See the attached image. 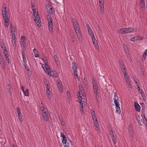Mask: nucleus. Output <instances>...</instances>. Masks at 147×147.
<instances>
[{
    "instance_id": "nucleus-1",
    "label": "nucleus",
    "mask_w": 147,
    "mask_h": 147,
    "mask_svg": "<svg viewBox=\"0 0 147 147\" xmlns=\"http://www.w3.org/2000/svg\"><path fill=\"white\" fill-rule=\"evenodd\" d=\"M33 12V15L34 17V21L36 22V24L38 27H40L41 26V24H40L41 22L40 17L38 15V13L36 12L35 9H32Z\"/></svg>"
},
{
    "instance_id": "nucleus-2",
    "label": "nucleus",
    "mask_w": 147,
    "mask_h": 147,
    "mask_svg": "<svg viewBox=\"0 0 147 147\" xmlns=\"http://www.w3.org/2000/svg\"><path fill=\"white\" fill-rule=\"evenodd\" d=\"M2 13L3 15V19L4 20L5 22L6 23H8V22H9V19L8 18V13L7 10H6V7H4V10L2 11Z\"/></svg>"
},
{
    "instance_id": "nucleus-3",
    "label": "nucleus",
    "mask_w": 147,
    "mask_h": 147,
    "mask_svg": "<svg viewBox=\"0 0 147 147\" xmlns=\"http://www.w3.org/2000/svg\"><path fill=\"white\" fill-rule=\"evenodd\" d=\"M92 118L94 122V123L95 125L96 126L95 129H96L98 131V132L100 131V129L99 127V125L97 119L96 115H92Z\"/></svg>"
},
{
    "instance_id": "nucleus-4",
    "label": "nucleus",
    "mask_w": 147,
    "mask_h": 147,
    "mask_svg": "<svg viewBox=\"0 0 147 147\" xmlns=\"http://www.w3.org/2000/svg\"><path fill=\"white\" fill-rule=\"evenodd\" d=\"M132 126L131 125H129L128 132L131 139L133 140L134 139V136L133 135V131L132 129Z\"/></svg>"
},
{
    "instance_id": "nucleus-5",
    "label": "nucleus",
    "mask_w": 147,
    "mask_h": 147,
    "mask_svg": "<svg viewBox=\"0 0 147 147\" xmlns=\"http://www.w3.org/2000/svg\"><path fill=\"white\" fill-rule=\"evenodd\" d=\"M78 67V64L76 63L75 62H74L72 63V69L74 71V73L75 75L78 76L77 74L76 69Z\"/></svg>"
},
{
    "instance_id": "nucleus-6",
    "label": "nucleus",
    "mask_w": 147,
    "mask_h": 147,
    "mask_svg": "<svg viewBox=\"0 0 147 147\" xmlns=\"http://www.w3.org/2000/svg\"><path fill=\"white\" fill-rule=\"evenodd\" d=\"M109 133L111 135L114 144L116 143L117 142V138L116 136H115L113 133V132L112 130L110 131Z\"/></svg>"
},
{
    "instance_id": "nucleus-7",
    "label": "nucleus",
    "mask_w": 147,
    "mask_h": 147,
    "mask_svg": "<svg viewBox=\"0 0 147 147\" xmlns=\"http://www.w3.org/2000/svg\"><path fill=\"white\" fill-rule=\"evenodd\" d=\"M48 28L50 32L52 33L53 32V22H48Z\"/></svg>"
},
{
    "instance_id": "nucleus-8",
    "label": "nucleus",
    "mask_w": 147,
    "mask_h": 147,
    "mask_svg": "<svg viewBox=\"0 0 147 147\" xmlns=\"http://www.w3.org/2000/svg\"><path fill=\"white\" fill-rule=\"evenodd\" d=\"M123 30H124L125 34L133 32L134 31V29L132 28H124Z\"/></svg>"
},
{
    "instance_id": "nucleus-9",
    "label": "nucleus",
    "mask_w": 147,
    "mask_h": 147,
    "mask_svg": "<svg viewBox=\"0 0 147 147\" xmlns=\"http://www.w3.org/2000/svg\"><path fill=\"white\" fill-rule=\"evenodd\" d=\"M72 142L69 140H67V142H65V143L63 144H65L64 146V147H72Z\"/></svg>"
},
{
    "instance_id": "nucleus-10",
    "label": "nucleus",
    "mask_w": 147,
    "mask_h": 147,
    "mask_svg": "<svg viewBox=\"0 0 147 147\" xmlns=\"http://www.w3.org/2000/svg\"><path fill=\"white\" fill-rule=\"evenodd\" d=\"M61 136L63 139L62 141V143L63 144L65 143V142H67V139L63 133L61 132Z\"/></svg>"
},
{
    "instance_id": "nucleus-11",
    "label": "nucleus",
    "mask_w": 147,
    "mask_h": 147,
    "mask_svg": "<svg viewBox=\"0 0 147 147\" xmlns=\"http://www.w3.org/2000/svg\"><path fill=\"white\" fill-rule=\"evenodd\" d=\"M76 33L79 40L82 41V37L80 31L78 32H77Z\"/></svg>"
},
{
    "instance_id": "nucleus-12",
    "label": "nucleus",
    "mask_w": 147,
    "mask_h": 147,
    "mask_svg": "<svg viewBox=\"0 0 147 147\" xmlns=\"http://www.w3.org/2000/svg\"><path fill=\"white\" fill-rule=\"evenodd\" d=\"M49 12L50 14H54L55 13V10L51 5H50L49 6Z\"/></svg>"
},
{
    "instance_id": "nucleus-13",
    "label": "nucleus",
    "mask_w": 147,
    "mask_h": 147,
    "mask_svg": "<svg viewBox=\"0 0 147 147\" xmlns=\"http://www.w3.org/2000/svg\"><path fill=\"white\" fill-rule=\"evenodd\" d=\"M134 103L136 111L138 112H140V105L137 102H134Z\"/></svg>"
},
{
    "instance_id": "nucleus-14",
    "label": "nucleus",
    "mask_w": 147,
    "mask_h": 147,
    "mask_svg": "<svg viewBox=\"0 0 147 147\" xmlns=\"http://www.w3.org/2000/svg\"><path fill=\"white\" fill-rule=\"evenodd\" d=\"M92 40L93 42L94 45L95 47L96 48H98V43H97V41L95 39V37H93L92 38Z\"/></svg>"
},
{
    "instance_id": "nucleus-15",
    "label": "nucleus",
    "mask_w": 147,
    "mask_h": 147,
    "mask_svg": "<svg viewBox=\"0 0 147 147\" xmlns=\"http://www.w3.org/2000/svg\"><path fill=\"white\" fill-rule=\"evenodd\" d=\"M79 92H78V93H79L80 95V94H81V95H82L83 94H84V93H83V92H84V90L83 88L82 87V85L81 84H80L79 85Z\"/></svg>"
},
{
    "instance_id": "nucleus-16",
    "label": "nucleus",
    "mask_w": 147,
    "mask_h": 147,
    "mask_svg": "<svg viewBox=\"0 0 147 147\" xmlns=\"http://www.w3.org/2000/svg\"><path fill=\"white\" fill-rule=\"evenodd\" d=\"M57 84L59 91L61 92L62 93L63 92V88L61 83L59 82L57 83Z\"/></svg>"
},
{
    "instance_id": "nucleus-17",
    "label": "nucleus",
    "mask_w": 147,
    "mask_h": 147,
    "mask_svg": "<svg viewBox=\"0 0 147 147\" xmlns=\"http://www.w3.org/2000/svg\"><path fill=\"white\" fill-rule=\"evenodd\" d=\"M82 95V96H80V97L81 98V100H84L83 102H84V104H86V103H87V102L86 101H87L86 97L85 95L84 94Z\"/></svg>"
},
{
    "instance_id": "nucleus-18",
    "label": "nucleus",
    "mask_w": 147,
    "mask_h": 147,
    "mask_svg": "<svg viewBox=\"0 0 147 147\" xmlns=\"http://www.w3.org/2000/svg\"><path fill=\"white\" fill-rule=\"evenodd\" d=\"M88 32L89 34V35L91 36V38H92L93 37H94V33L92 31V29L91 28L89 29L88 30Z\"/></svg>"
},
{
    "instance_id": "nucleus-19",
    "label": "nucleus",
    "mask_w": 147,
    "mask_h": 147,
    "mask_svg": "<svg viewBox=\"0 0 147 147\" xmlns=\"http://www.w3.org/2000/svg\"><path fill=\"white\" fill-rule=\"evenodd\" d=\"M22 57L23 61L24 63V64H26V58L25 56V53L24 51H22Z\"/></svg>"
},
{
    "instance_id": "nucleus-20",
    "label": "nucleus",
    "mask_w": 147,
    "mask_h": 147,
    "mask_svg": "<svg viewBox=\"0 0 147 147\" xmlns=\"http://www.w3.org/2000/svg\"><path fill=\"white\" fill-rule=\"evenodd\" d=\"M42 116L43 117L44 120L46 121H47L48 120L47 114L46 112H44V113H42Z\"/></svg>"
},
{
    "instance_id": "nucleus-21",
    "label": "nucleus",
    "mask_w": 147,
    "mask_h": 147,
    "mask_svg": "<svg viewBox=\"0 0 147 147\" xmlns=\"http://www.w3.org/2000/svg\"><path fill=\"white\" fill-rule=\"evenodd\" d=\"M74 29L75 32L80 31V28L78 24L74 26Z\"/></svg>"
},
{
    "instance_id": "nucleus-22",
    "label": "nucleus",
    "mask_w": 147,
    "mask_h": 147,
    "mask_svg": "<svg viewBox=\"0 0 147 147\" xmlns=\"http://www.w3.org/2000/svg\"><path fill=\"white\" fill-rule=\"evenodd\" d=\"M10 26L11 28V33H13L15 32V29L14 26L13 25L12 23H10Z\"/></svg>"
},
{
    "instance_id": "nucleus-23",
    "label": "nucleus",
    "mask_w": 147,
    "mask_h": 147,
    "mask_svg": "<svg viewBox=\"0 0 147 147\" xmlns=\"http://www.w3.org/2000/svg\"><path fill=\"white\" fill-rule=\"evenodd\" d=\"M45 67L46 69V72L49 75H50V73H51V72L50 71L51 69L49 67V65H48L47 66H45Z\"/></svg>"
},
{
    "instance_id": "nucleus-24",
    "label": "nucleus",
    "mask_w": 147,
    "mask_h": 147,
    "mask_svg": "<svg viewBox=\"0 0 147 147\" xmlns=\"http://www.w3.org/2000/svg\"><path fill=\"white\" fill-rule=\"evenodd\" d=\"M115 106L116 107V112L118 113L119 114L120 113V112H121V111L120 107L119 106V104L116 105Z\"/></svg>"
},
{
    "instance_id": "nucleus-25",
    "label": "nucleus",
    "mask_w": 147,
    "mask_h": 147,
    "mask_svg": "<svg viewBox=\"0 0 147 147\" xmlns=\"http://www.w3.org/2000/svg\"><path fill=\"white\" fill-rule=\"evenodd\" d=\"M95 94H96V98L98 103H99L100 102V97L99 96V94L98 92Z\"/></svg>"
},
{
    "instance_id": "nucleus-26",
    "label": "nucleus",
    "mask_w": 147,
    "mask_h": 147,
    "mask_svg": "<svg viewBox=\"0 0 147 147\" xmlns=\"http://www.w3.org/2000/svg\"><path fill=\"white\" fill-rule=\"evenodd\" d=\"M49 75L53 77L56 78H57L58 76V74L56 73H55V74H54V72L52 73H50V75Z\"/></svg>"
},
{
    "instance_id": "nucleus-27",
    "label": "nucleus",
    "mask_w": 147,
    "mask_h": 147,
    "mask_svg": "<svg viewBox=\"0 0 147 147\" xmlns=\"http://www.w3.org/2000/svg\"><path fill=\"white\" fill-rule=\"evenodd\" d=\"M3 53L4 54L5 57L9 56L7 51L6 49V48H5L4 49Z\"/></svg>"
},
{
    "instance_id": "nucleus-28",
    "label": "nucleus",
    "mask_w": 147,
    "mask_h": 147,
    "mask_svg": "<svg viewBox=\"0 0 147 147\" xmlns=\"http://www.w3.org/2000/svg\"><path fill=\"white\" fill-rule=\"evenodd\" d=\"M47 20L48 22H52V17L49 15H48L47 16Z\"/></svg>"
},
{
    "instance_id": "nucleus-29",
    "label": "nucleus",
    "mask_w": 147,
    "mask_h": 147,
    "mask_svg": "<svg viewBox=\"0 0 147 147\" xmlns=\"http://www.w3.org/2000/svg\"><path fill=\"white\" fill-rule=\"evenodd\" d=\"M4 63V60L1 54L0 53V63Z\"/></svg>"
},
{
    "instance_id": "nucleus-30",
    "label": "nucleus",
    "mask_w": 147,
    "mask_h": 147,
    "mask_svg": "<svg viewBox=\"0 0 147 147\" xmlns=\"http://www.w3.org/2000/svg\"><path fill=\"white\" fill-rule=\"evenodd\" d=\"M70 36H71V41L73 42H74L75 41L74 34H73L71 35L70 34Z\"/></svg>"
},
{
    "instance_id": "nucleus-31",
    "label": "nucleus",
    "mask_w": 147,
    "mask_h": 147,
    "mask_svg": "<svg viewBox=\"0 0 147 147\" xmlns=\"http://www.w3.org/2000/svg\"><path fill=\"white\" fill-rule=\"evenodd\" d=\"M99 6L100 9H104V1L102 2H99Z\"/></svg>"
},
{
    "instance_id": "nucleus-32",
    "label": "nucleus",
    "mask_w": 147,
    "mask_h": 147,
    "mask_svg": "<svg viewBox=\"0 0 147 147\" xmlns=\"http://www.w3.org/2000/svg\"><path fill=\"white\" fill-rule=\"evenodd\" d=\"M126 82H127V83L128 84L129 87L130 88H132V86L131 84H130V80H128V79L127 80V81H126Z\"/></svg>"
},
{
    "instance_id": "nucleus-33",
    "label": "nucleus",
    "mask_w": 147,
    "mask_h": 147,
    "mask_svg": "<svg viewBox=\"0 0 147 147\" xmlns=\"http://www.w3.org/2000/svg\"><path fill=\"white\" fill-rule=\"evenodd\" d=\"M23 93L24 94V95L25 96H29V93H28V89H26L25 91H24L23 92Z\"/></svg>"
},
{
    "instance_id": "nucleus-34",
    "label": "nucleus",
    "mask_w": 147,
    "mask_h": 147,
    "mask_svg": "<svg viewBox=\"0 0 147 147\" xmlns=\"http://www.w3.org/2000/svg\"><path fill=\"white\" fill-rule=\"evenodd\" d=\"M124 28H123L121 29H119L118 30V32L119 34H125L124 30H123Z\"/></svg>"
},
{
    "instance_id": "nucleus-35",
    "label": "nucleus",
    "mask_w": 147,
    "mask_h": 147,
    "mask_svg": "<svg viewBox=\"0 0 147 147\" xmlns=\"http://www.w3.org/2000/svg\"><path fill=\"white\" fill-rule=\"evenodd\" d=\"M147 53V49H146L144 52V53L142 55V57L144 59V60L145 59L146 57V56Z\"/></svg>"
},
{
    "instance_id": "nucleus-36",
    "label": "nucleus",
    "mask_w": 147,
    "mask_h": 147,
    "mask_svg": "<svg viewBox=\"0 0 147 147\" xmlns=\"http://www.w3.org/2000/svg\"><path fill=\"white\" fill-rule=\"evenodd\" d=\"M8 90L9 92H11L12 90V88L11 86V85L9 84H8Z\"/></svg>"
},
{
    "instance_id": "nucleus-37",
    "label": "nucleus",
    "mask_w": 147,
    "mask_h": 147,
    "mask_svg": "<svg viewBox=\"0 0 147 147\" xmlns=\"http://www.w3.org/2000/svg\"><path fill=\"white\" fill-rule=\"evenodd\" d=\"M140 2V6L141 7H142L144 5H145V3H144V0H139Z\"/></svg>"
},
{
    "instance_id": "nucleus-38",
    "label": "nucleus",
    "mask_w": 147,
    "mask_h": 147,
    "mask_svg": "<svg viewBox=\"0 0 147 147\" xmlns=\"http://www.w3.org/2000/svg\"><path fill=\"white\" fill-rule=\"evenodd\" d=\"M72 22L74 26L78 24L76 20L74 18L72 19Z\"/></svg>"
},
{
    "instance_id": "nucleus-39",
    "label": "nucleus",
    "mask_w": 147,
    "mask_h": 147,
    "mask_svg": "<svg viewBox=\"0 0 147 147\" xmlns=\"http://www.w3.org/2000/svg\"><path fill=\"white\" fill-rule=\"evenodd\" d=\"M12 42L13 45L14 47H16V40H12Z\"/></svg>"
},
{
    "instance_id": "nucleus-40",
    "label": "nucleus",
    "mask_w": 147,
    "mask_h": 147,
    "mask_svg": "<svg viewBox=\"0 0 147 147\" xmlns=\"http://www.w3.org/2000/svg\"><path fill=\"white\" fill-rule=\"evenodd\" d=\"M93 87H98V84L95 81L93 82Z\"/></svg>"
},
{
    "instance_id": "nucleus-41",
    "label": "nucleus",
    "mask_w": 147,
    "mask_h": 147,
    "mask_svg": "<svg viewBox=\"0 0 147 147\" xmlns=\"http://www.w3.org/2000/svg\"><path fill=\"white\" fill-rule=\"evenodd\" d=\"M114 103L116 105L119 104L118 101L119 100L118 99H116L115 98H114Z\"/></svg>"
},
{
    "instance_id": "nucleus-42",
    "label": "nucleus",
    "mask_w": 147,
    "mask_h": 147,
    "mask_svg": "<svg viewBox=\"0 0 147 147\" xmlns=\"http://www.w3.org/2000/svg\"><path fill=\"white\" fill-rule=\"evenodd\" d=\"M39 107H40V110L42 111H44V110H45V109L44 107L43 106V105L41 106V105H40Z\"/></svg>"
},
{
    "instance_id": "nucleus-43",
    "label": "nucleus",
    "mask_w": 147,
    "mask_h": 147,
    "mask_svg": "<svg viewBox=\"0 0 147 147\" xmlns=\"http://www.w3.org/2000/svg\"><path fill=\"white\" fill-rule=\"evenodd\" d=\"M1 65V67L2 69H5V62L3 63H0Z\"/></svg>"
},
{
    "instance_id": "nucleus-44",
    "label": "nucleus",
    "mask_w": 147,
    "mask_h": 147,
    "mask_svg": "<svg viewBox=\"0 0 147 147\" xmlns=\"http://www.w3.org/2000/svg\"><path fill=\"white\" fill-rule=\"evenodd\" d=\"M137 88L138 92L140 93V94L142 93L143 91L142 90L140 89L139 86H138Z\"/></svg>"
},
{
    "instance_id": "nucleus-45",
    "label": "nucleus",
    "mask_w": 147,
    "mask_h": 147,
    "mask_svg": "<svg viewBox=\"0 0 147 147\" xmlns=\"http://www.w3.org/2000/svg\"><path fill=\"white\" fill-rule=\"evenodd\" d=\"M141 94L143 100H144L146 99V97L145 96L144 94H143L142 93Z\"/></svg>"
},
{
    "instance_id": "nucleus-46",
    "label": "nucleus",
    "mask_w": 147,
    "mask_h": 147,
    "mask_svg": "<svg viewBox=\"0 0 147 147\" xmlns=\"http://www.w3.org/2000/svg\"><path fill=\"white\" fill-rule=\"evenodd\" d=\"M123 47L124 48V50L126 52V53H128V51H127V47L126 45H123Z\"/></svg>"
},
{
    "instance_id": "nucleus-47",
    "label": "nucleus",
    "mask_w": 147,
    "mask_h": 147,
    "mask_svg": "<svg viewBox=\"0 0 147 147\" xmlns=\"http://www.w3.org/2000/svg\"><path fill=\"white\" fill-rule=\"evenodd\" d=\"M25 37L24 36H22L21 38V42H24V40Z\"/></svg>"
},
{
    "instance_id": "nucleus-48",
    "label": "nucleus",
    "mask_w": 147,
    "mask_h": 147,
    "mask_svg": "<svg viewBox=\"0 0 147 147\" xmlns=\"http://www.w3.org/2000/svg\"><path fill=\"white\" fill-rule=\"evenodd\" d=\"M94 91L95 93L98 92V87H93Z\"/></svg>"
},
{
    "instance_id": "nucleus-49",
    "label": "nucleus",
    "mask_w": 147,
    "mask_h": 147,
    "mask_svg": "<svg viewBox=\"0 0 147 147\" xmlns=\"http://www.w3.org/2000/svg\"><path fill=\"white\" fill-rule=\"evenodd\" d=\"M121 70L124 75H125L127 74V72L125 68L124 69H123Z\"/></svg>"
},
{
    "instance_id": "nucleus-50",
    "label": "nucleus",
    "mask_w": 147,
    "mask_h": 147,
    "mask_svg": "<svg viewBox=\"0 0 147 147\" xmlns=\"http://www.w3.org/2000/svg\"><path fill=\"white\" fill-rule=\"evenodd\" d=\"M24 65L25 66V67L26 69L28 71H29V68L28 67V65L26 64H24Z\"/></svg>"
},
{
    "instance_id": "nucleus-51",
    "label": "nucleus",
    "mask_w": 147,
    "mask_h": 147,
    "mask_svg": "<svg viewBox=\"0 0 147 147\" xmlns=\"http://www.w3.org/2000/svg\"><path fill=\"white\" fill-rule=\"evenodd\" d=\"M16 40L15 39V33H13L12 34V40Z\"/></svg>"
},
{
    "instance_id": "nucleus-52",
    "label": "nucleus",
    "mask_w": 147,
    "mask_h": 147,
    "mask_svg": "<svg viewBox=\"0 0 147 147\" xmlns=\"http://www.w3.org/2000/svg\"><path fill=\"white\" fill-rule=\"evenodd\" d=\"M21 45L24 48L26 47V44L25 42H21Z\"/></svg>"
},
{
    "instance_id": "nucleus-53",
    "label": "nucleus",
    "mask_w": 147,
    "mask_h": 147,
    "mask_svg": "<svg viewBox=\"0 0 147 147\" xmlns=\"http://www.w3.org/2000/svg\"><path fill=\"white\" fill-rule=\"evenodd\" d=\"M119 63L120 66L121 65H124L122 61L121 60H119Z\"/></svg>"
},
{
    "instance_id": "nucleus-54",
    "label": "nucleus",
    "mask_w": 147,
    "mask_h": 147,
    "mask_svg": "<svg viewBox=\"0 0 147 147\" xmlns=\"http://www.w3.org/2000/svg\"><path fill=\"white\" fill-rule=\"evenodd\" d=\"M54 58L56 62H57V61L58 60V58H57V56L56 55H54Z\"/></svg>"
},
{
    "instance_id": "nucleus-55",
    "label": "nucleus",
    "mask_w": 147,
    "mask_h": 147,
    "mask_svg": "<svg viewBox=\"0 0 147 147\" xmlns=\"http://www.w3.org/2000/svg\"><path fill=\"white\" fill-rule=\"evenodd\" d=\"M84 100H80V101H79V102L80 103V106H83V103L82 102Z\"/></svg>"
},
{
    "instance_id": "nucleus-56",
    "label": "nucleus",
    "mask_w": 147,
    "mask_h": 147,
    "mask_svg": "<svg viewBox=\"0 0 147 147\" xmlns=\"http://www.w3.org/2000/svg\"><path fill=\"white\" fill-rule=\"evenodd\" d=\"M49 88H50V87L46 88V92H47V94H48V93L50 92V90H49Z\"/></svg>"
},
{
    "instance_id": "nucleus-57",
    "label": "nucleus",
    "mask_w": 147,
    "mask_h": 147,
    "mask_svg": "<svg viewBox=\"0 0 147 147\" xmlns=\"http://www.w3.org/2000/svg\"><path fill=\"white\" fill-rule=\"evenodd\" d=\"M120 67H121V70L123 69H124L125 68V67L124 66V65H120Z\"/></svg>"
},
{
    "instance_id": "nucleus-58",
    "label": "nucleus",
    "mask_w": 147,
    "mask_h": 147,
    "mask_svg": "<svg viewBox=\"0 0 147 147\" xmlns=\"http://www.w3.org/2000/svg\"><path fill=\"white\" fill-rule=\"evenodd\" d=\"M44 62V63L45 64V66H48L49 65L47 64V60H45L44 61H43Z\"/></svg>"
},
{
    "instance_id": "nucleus-59",
    "label": "nucleus",
    "mask_w": 147,
    "mask_h": 147,
    "mask_svg": "<svg viewBox=\"0 0 147 147\" xmlns=\"http://www.w3.org/2000/svg\"><path fill=\"white\" fill-rule=\"evenodd\" d=\"M47 97L49 99H51V94H50V93H48V94H47Z\"/></svg>"
},
{
    "instance_id": "nucleus-60",
    "label": "nucleus",
    "mask_w": 147,
    "mask_h": 147,
    "mask_svg": "<svg viewBox=\"0 0 147 147\" xmlns=\"http://www.w3.org/2000/svg\"><path fill=\"white\" fill-rule=\"evenodd\" d=\"M83 106H80V109L81 110V111L82 112V113H84V110L83 109Z\"/></svg>"
},
{
    "instance_id": "nucleus-61",
    "label": "nucleus",
    "mask_w": 147,
    "mask_h": 147,
    "mask_svg": "<svg viewBox=\"0 0 147 147\" xmlns=\"http://www.w3.org/2000/svg\"><path fill=\"white\" fill-rule=\"evenodd\" d=\"M17 109L18 113H18H21V111H20V110L19 108L18 107L17 108Z\"/></svg>"
},
{
    "instance_id": "nucleus-62",
    "label": "nucleus",
    "mask_w": 147,
    "mask_h": 147,
    "mask_svg": "<svg viewBox=\"0 0 147 147\" xmlns=\"http://www.w3.org/2000/svg\"><path fill=\"white\" fill-rule=\"evenodd\" d=\"M60 123L62 125H64V123L63 122V121L62 120L60 119Z\"/></svg>"
},
{
    "instance_id": "nucleus-63",
    "label": "nucleus",
    "mask_w": 147,
    "mask_h": 147,
    "mask_svg": "<svg viewBox=\"0 0 147 147\" xmlns=\"http://www.w3.org/2000/svg\"><path fill=\"white\" fill-rule=\"evenodd\" d=\"M124 77H125V78L126 81H127V79H128V80H129V78H128V76H126V75H124Z\"/></svg>"
},
{
    "instance_id": "nucleus-64",
    "label": "nucleus",
    "mask_w": 147,
    "mask_h": 147,
    "mask_svg": "<svg viewBox=\"0 0 147 147\" xmlns=\"http://www.w3.org/2000/svg\"><path fill=\"white\" fill-rule=\"evenodd\" d=\"M5 58L6 59V60L7 61V62L9 64V56H7V57H5Z\"/></svg>"
}]
</instances>
